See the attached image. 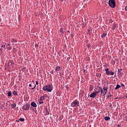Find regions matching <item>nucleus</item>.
Here are the masks:
<instances>
[{"mask_svg":"<svg viewBox=\"0 0 127 127\" xmlns=\"http://www.w3.org/2000/svg\"><path fill=\"white\" fill-rule=\"evenodd\" d=\"M43 91H47V92H52V90H53V87L50 84H48L47 85L44 86L43 87Z\"/></svg>","mask_w":127,"mask_h":127,"instance_id":"obj_1","label":"nucleus"},{"mask_svg":"<svg viewBox=\"0 0 127 127\" xmlns=\"http://www.w3.org/2000/svg\"><path fill=\"white\" fill-rule=\"evenodd\" d=\"M108 4L110 7H112L113 8L116 7V2H115V0H109Z\"/></svg>","mask_w":127,"mask_h":127,"instance_id":"obj_2","label":"nucleus"},{"mask_svg":"<svg viewBox=\"0 0 127 127\" xmlns=\"http://www.w3.org/2000/svg\"><path fill=\"white\" fill-rule=\"evenodd\" d=\"M105 70L106 74V75H108V76H110V75L113 76L115 74V72H114V71H112L110 70V69L108 68H106Z\"/></svg>","mask_w":127,"mask_h":127,"instance_id":"obj_3","label":"nucleus"},{"mask_svg":"<svg viewBox=\"0 0 127 127\" xmlns=\"http://www.w3.org/2000/svg\"><path fill=\"white\" fill-rule=\"evenodd\" d=\"M109 89V87H107L106 86V85H104L103 89V94H102L103 96H106L107 95V93L108 92V89Z\"/></svg>","mask_w":127,"mask_h":127,"instance_id":"obj_4","label":"nucleus"},{"mask_svg":"<svg viewBox=\"0 0 127 127\" xmlns=\"http://www.w3.org/2000/svg\"><path fill=\"white\" fill-rule=\"evenodd\" d=\"M97 89H98V91L94 92V93H96V95H97V94H99V93L100 92H101V95H103L102 94H104V92L103 91V89H102L101 87L98 86Z\"/></svg>","mask_w":127,"mask_h":127,"instance_id":"obj_5","label":"nucleus"},{"mask_svg":"<svg viewBox=\"0 0 127 127\" xmlns=\"http://www.w3.org/2000/svg\"><path fill=\"white\" fill-rule=\"evenodd\" d=\"M79 106V101H74L71 104V106L74 108V107H76V106Z\"/></svg>","mask_w":127,"mask_h":127,"instance_id":"obj_6","label":"nucleus"},{"mask_svg":"<svg viewBox=\"0 0 127 127\" xmlns=\"http://www.w3.org/2000/svg\"><path fill=\"white\" fill-rule=\"evenodd\" d=\"M29 108H30V105L26 104L23 106V110H24L25 111H28V110H29Z\"/></svg>","mask_w":127,"mask_h":127,"instance_id":"obj_7","label":"nucleus"},{"mask_svg":"<svg viewBox=\"0 0 127 127\" xmlns=\"http://www.w3.org/2000/svg\"><path fill=\"white\" fill-rule=\"evenodd\" d=\"M118 74L119 76H122L123 75V69H118Z\"/></svg>","mask_w":127,"mask_h":127,"instance_id":"obj_8","label":"nucleus"},{"mask_svg":"<svg viewBox=\"0 0 127 127\" xmlns=\"http://www.w3.org/2000/svg\"><path fill=\"white\" fill-rule=\"evenodd\" d=\"M90 98H95V97H97V95L95 92H93L92 94H91L89 96Z\"/></svg>","mask_w":127,"mask_h":127,"instance_id":"obj_9","label":"nucleus"},{"mask_svg":"<svg viewBox=\"0 0 127 127\" xmlns=\"http://www.w3.org/2000/svg\"><path fill=\"white\" fill-rule=\"evenodd\" d=\"M61 70V67H60V66H57L56 67V68H55V71H56V72H59V71Z\"/></svg>","mask_w":127,"mask_h":127,"instance_id":"obj_10","label":"nucleus"},{"mask_svg":"<svg viewBox=\"0 0 127 127\" xmlns=\"http://www.w3.org/2000/svg\"><path fill=\"white\" fill-rule=\"evenodd\" d=\"M7 49L8 50H11L12 47H11V46H10V43L7 44Z\"/></svg>","mask_w":127,"mask_h":127,"instance_id":"obj_11","label":"nucleus"},{"mask_svg":"<svg viewBox=\"0 0 127 127\" xmlns=\"http://www.w3.org/2000/svg\"><path fill=\"white\" fill-rule=\"evenodd\" d=\"M45 97H46V94H44V96H41L40 98V100L43 101L44 100H45Z\"/></svg>","mask_w":127,"mask_h":127,"instance_id":"obj_12","label":"nucleus"},{"mask_svg":"<svg viewBox=\"0 0 127 127\" xmlns=\"http://www.w3.org/2000/svg\"><path fill=\"white\" fill-rule=\"evenodd\" d=\"M31 106H32V107H33L34 108H36V107H37V105H36V103H35V102H32L31 103Z\"/></svg>","mask_w":127,"mask_h":127,"instance_id":"obj_13","label":"nucleus"},{"mask_svg":"<svg viewBox=\"0 0 127 127\" xmlns=\"http://www.w3.org/2000/svg\"><path fill=\"white\" fill-rule=\"evenodd\" d=\"M107 36V33H103L102 35H101V38H104V37H106Z\"/></svg>","mask_w":127,"mask_h":127,"instance_id":"obj_14","label":"nucleus"},{"mask_svg":"<svg viewBox=\"0 0 127 127\" xmlns=\"http://www.w3.org/2000/svg\"><path fill=\"white\" fill-rule=\"evenodd\" d=\"M116 27H117V25L114 24L112 27V29H113V30H115Z\"/></svg>","mask_w":127,"mask_h":127,"instance_id":"obj_15","label":"nucleus"},{"mask_svg":"<svg viewBox=\"0 0 127 127\" xmlns=\"http://www.w3.org/2000/svg\"><path fill=\"white\" fill-rule=\"evenodd\" d=\"M12 108L14 109V108H15L16 107V104L15 103H13L11 105Z\"/></svg>","mask_w":127,"mask_h":127,"instance_id":"obj_16","label":"nucleus"},{"mask_svg":"<svg viewBox=\"0 0 127 127\" xmlns=\"http://www.w3.org/2000/svg\"><path fill=\"white\" fill-rule=\"evenodd\" d=\"M104 120H105L106 121H110V120H111V118L109 117H104Z\"/></svg>","mask_w":127,"mask_h":127,"instance_id":"obj_17","label":"nucleus"},{"mask_svg":"<svg viewBox=\"0 0 127 127\" xmlns=\"http://www.w3.org/2000/svg\"><path fill=\"white\" fill-rule=\"evenodd\" d=\"M120 88H121V85L117 84L115 88V90H118V89H120Z\"/></svg>","mask_w":127,"mask_h":127,"instance_id":"obj_18","label":"nucleus"},{"mask_svg":"<svg viewBox=\"0 0 127 127\" xmlns=\"http://www.w3.org/2000/svg\"><path fill=\"white\" fill-rule=\"evenodd\" d=\"M7 96H8V97H11V91L8 92Z\"/></svg>","mask_w":127,"mask_h":127,"instance_id":"obj_19","label":"nucleus"},{"mask_svg":"<svg viewBox=\"0 0 127 127\" xmlns=\"http://www.w3.org/2000/svg\"><path fill=\"white\" fill-rule=\"evenodd\" d=\"M13 94L14 96H17V93L16 91H13Z\"/></svg>","mask_w":127,"mask_h":127,"instance_id":"obj_20","label":"nucleus"},{"mask_svg":"<svg viewBox=\"0 0 127 127\" xmlns=\"http://www.w3.org/2000/svg\"><path fill=\"white\" fill-rule=\"evenodd\" d=\"M112 97V94H111V93L109 92L108 95V98H111Z\"/></svg>","mask_w":127,"mask_h":127,"instance_id":"obj_21","label":"nucleus"},{"mask_svg":"<svg viewBox=\"0 0 127 127\" xmlns=\"http://www.w3.org/2000/svg\"><path fill=\"white\" fill-rule=\"evenodd\" d=\"M19 120L20 122H24V118H20Z\"/></svg>","mask_w":127,"mask_h":127,"instance_id":"obj_22","label":"nucleus"},{"mask_svg":"<svg viewBox=\"0 0 127 127\" xmlns=\"http://www.w3.org/2000/svg\"><path fill=\"white\" fill-rule=\"evenodd\" d=\"M93 90V85H91L89 88V91H92Z\"/></svg>","mask_w":127,"mask_h":127,"instance_id":"obj_23","label":"nucleus"},{"mask_svg":"<svg viewBox=\"0 0 127 127\" xmlns=\"http://www.w3.org/2000/svg\"><path fill=\"white\" fill-rule=\"evenodd\" d=\"M60 32H61L62 33H64V32L63 31V28H61Z\"/></svg>","mask_w":127,"mask_h":127,"instance_id":"obj_24","label":"nucleus"},{"mask_svg":"<svg viewBox=\"0 0 127 127\" xmlns=\"http://www.w3.org/2000/svg\"><path fill=\"white\" fill-rule=\"evenodd\" d=\"M46 111V114L47 115H49V112H48V109L47 110V111Z\"/></svg>","mask_w":127,"mask_h":127,"instance_id":"obj_25","label":"nucleus"},{"mask_svg":"<svg viewBox=\"0 0 127 127\" xmlns=\"http://www.w3.org/2000/svg\"><path fill=\"white\" fill-rule=\"evenodd\" d=\"M5 48V46L4 45H3L1 46V48Z\"/></svg>","mask_w":127,"mask_h":127,"instance_id":"obj_26","label":"nucleus"},{"mask_svg":"<svg viewBox=\"0 0 127 127\" xmlns=\"http://www.w3.org/2000/svg\"><path fill=\"white\" fill-rule=\"evenodd\" d=\"M87 47L88 48H90V44H87Z\"/></svg>","mask_w":127,"mask_h":127,"instance_id":"obj_27","label":"nucleus"},{"mask_svg":"<svg viewBox=\"0 0 127 127\" xmlns=\"http://www.w3.org/2000/svg\"><path fill=\"white\" fill-rule=\"evenodd\" d=\"M39 103L40 105H41V104H44V102H39Z\"/></svg>","mask_w":127,"mask_h":127,"instance_id":"obj_28","label":"nucleus"},{"mask_svg":"<svg viewBox=\"0 0 127 127\" xmlns=\"http://www.w3.org/2000/svg\"><path fill=\"white\" fill-rule=\"evenodd\" d=\"M36 87V85H35L33 88H32L31 90H33L34 89H35Z\"/></svg>","mask_w":127,"mask_h":127,"instance_id":"obj_29","label":"nucleus"},{"mask_svg":"<svg viewBox=\"0 0 127 127\" xmlns=\"http://www.w3.org/2000/svg\"><path fill=\"white\" fill-rule=\"evenodd\" d=\"M110 107L111 108V109H113V107H112V103L110 104Z\"/></svg>","mask_w":127,"mask_h":127,"instance_id":"obj_30","label":"nucleus"},{"mask_svg":"<svg viewBox=\"0 0 127 127\" xmlns=\"http://www.w3.org/2000/svg\"><path fill=\"white\" fill-rule=\"evenodd\" d=\"M9 65H12V62L9 63Z\"/></svg>","mask_w":127,"mask_h":127,"instance_id":"obj_31","label":"nucleus"},{"mask_svg":"<svg viewBox=\"0 0 127 127\" xmlns=\"http://www.w3.org/2000/svg\"><path fill=\"white\" fill-rule=\"evenodd\" d=\"M36 85H38V81H36Z\"/></svg>","mask_w":127,"mask_h":127,"instance_id":"obj_32","label":"nucleus"},{"mask_svg":"<svg viewBox=\"0 0 127 127\" xmlns=\"http://www.w3.org/2000/svg\"><path fill=\"white\" fill-rule=\"evenodd\" d=\"M121 86H122V87H125V84H121Z\"/></svg>","mask_w":127,"mask_h":127,"instance_id":"obj_33","label":"nucleus"},{"mask_svg":"<svg viewBox=\"0 0 127 127\" xmlns=\"http://www.w3.org/2000/svg\"><path fill=\"white\" fill-rule=\"evenodd\" d=\"M125 10H127V6H126L125 7Z\"/></svg>","mask_w":127,"mask_h":127,"instance_id":"obj_34","label":"nucleus"},{"mask_svg":"<svg viewBox=\"0 0 127 127\" xmlns=\"http://www.w3.org/2000/svg\"><path fill=\"white\" fill-rule=\"evenodd\" d=\"M48 110V109H47V108L46 107V108H45V111H47Z\"/></svg>","mask_w":127,"mask_h":127,"instance_id":"obj_35","label":"nucleus"},{"mask_svg":"<svg viewBox=\"0 0 127 127\" xmlns=\"http://www.w3.org/2000/svg\"><path fill=\"white\" fill-rule=\"evenodd\" d=\"M0 51H2V48L0 49Z\"/></svg>","mask_w":127,"mask_h":127,"instance_id":"obj_36","label":"nucleus"},{"mask_svg":"<svg viewBox=\"0 0 127 127\" xmlns=\"http://www.w3.org/2000/svg\"><path fill=\"white\" fill-rule=\"evenodd\" d=\"M66 88L67 90H68V89H69L68 87L66 86Z\"/></svg>","mask_w":127,"mask_h":127,"instance_id":"obj_37","label":"nucleus"},{"mask_svg":"<svg viewBox=\"0 0 127 127\" xmlns=\"http://www.w3.org/2000/svg\"><path fill=\"white\" fill-rule=\"evenodd\" d=\"M29 87H31V84H30L29 85Z\"/></svg>","mask_w":127,"mask_h":127,"instance_id":"obj_38","label":"nucleus"},{"mask_svg":"<svg viewBox=\"0 0 127 127\" xmlns=\"http://www.w3.org/2000/svg\"><path fill=\"white\" fill-rule=\"evenodd\" d=\"M16 122H18H18H19V121H18V120H16Z\"/></svg>","mask_w":127,"mask_h":127,"instance_id":"obj_39","label":"nucleus"},{"mask_svg":"<svg viewBox=\"0 0 127 127\" xmlns=\"http://www.w3.org/2000/svg\"><path fill=\"white\" fill-rule=\"evenodd\" d=\"M125 97H126V98H127V95L125 96Z\"/></svg>","mask_w":127,"mask_h":127,"instance_id":"obj_40","label":"nucleus"},{"mask_svg":"<svg viewBox=\"0 0 127 127\" xmlns=\"http://www.w3.org/2000/svg\"><path fill=\"white\" fill-rule=\"evenodd\" d=\"M88 32H90V30H88Z\"/></svg>","mask_w":127,"mask_h":127,"instance_id":"obj_41","label":"nucleus"},{"mask_svg":"<svg viewBox=\"0 0 127 127\" xmlns=\"http://www.w3.org/2000/svg\"><path fill=\"white\" fill-rule=\"evenodd\" d=\"M32 82H33V83H34V81L32 80Z\"/></svg>","mask_w":127,"mask_h":127,"instance_id":"obj_42","label":"nucleus"}]
</instances>
